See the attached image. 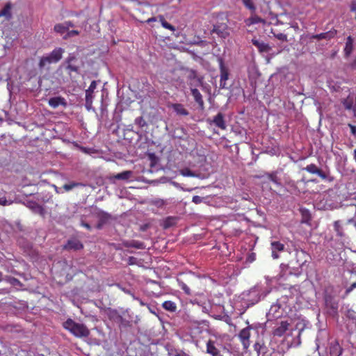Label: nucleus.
I'll return each instance as SVG.
<instances>
[{
  "mask_svg": "<svg viewBox=\"0 0 356 356\" xmlns=\"http://www.w3.org/2000/svg\"><path fill=\"white\" fill-rule=\"evenodd\" d=\"M343 353V348L339 345L337 341H332L330 343V356H340Z\"/></svg>",
  "mask_w": 356,
  "mask_h": 356,
  "instance_id": "nucleus-19",
  "label": "nucleus"
},
{
  "mask_svg": "<svg viewBox=\"0 0 356 356\" xmlns=\"http://www.w3.org/2000/svg\"><path fill=\"white\" fill-rule=\"evenodd\" d=\"M70 58H72V59L73 58V60L72 61V63H70V65H77L76 63H77L78 59L74 54H70L65 59H70Z\"/></svg>",
  "mask_w": 356,
  "mask_h": 356,
  "instance_id": "nucleus-52",
  "label": "nucleus"
},
{
  "mask_svg": "<svg viewBox=\"0 0 356 356\" xmlns=\"http://www.w3.org/2000/svg\"><path fill=\"white\" fill-rule=\"evenodd\" d=\"M64 52L62 48H56L49 54L41 57L38 63L40 70L44 69L47 65L58 63L61 58Z\"/></svg>",
  "mask_w": 356,
  "mask_h": 356,
  "instance_id": "nucleus-4",
  "label": "nucleus"
},
{
  "mask_svg": "<svg viewBox=\"0 0 356 356\" xmlns=\"http://www.w3.org/2000/svg\"><path fill=\"white\" fill-rule=\"evenodd\" d=\"M255 257H256V255H255V254H254V253H251V254L248 256V257L247 260H248L249 262H252L253 261H254V260H255Z\"/></svg>",
  "mask_w": 356,
  "mask_h": 356,
  "instance_id": "nucleus-57",
  "label": "nucleus"
},
{
  "mask_svg": "<svg viewBox=\"0 0 356 356\" xmlns=\"http://www.w3.org/2000/svg\"><path fill=\"white\" fill-rule=\"evenodd\" d=\"M188 79L190 80H195L197 83L195 84V86H202L203 84V76H198L196 70H190L188 75Z\"/></svg>",
  "mask_w": 356,
  "mask_h": 356,
  "instance_id": "nucleus-25",
  "label": "nucleus"
},
{
  "mask_svg": "<svg viewBox=\"0 0 356 356\" xmlns=\"http://www.w3.org/2000/svg\"><path fill=\"white\" fill-rule=\"evenodd\" d=\"M207 199V197H202L198 195H195L193 197L192 202L196 204H200L203 202H205V200Z\"/></svg>",
  "mask_w": 356,
  "mask_h": 356,
  "instance_id": "nucleus-46",
  "label": "nucleus"
},
{
  "mask_svg": "<svg viewBox=\"0 0 356 356\" xmlns=\"http://www.w3.org/2000/svg\"><path fill=\"white\" fill-rule=\"evenodd\" d=\"M163 307L169 312H175L177 309L176 304L172 301H165L163 303Z\"/></svg>",
  "mask_w": 356,
  "mask_h": 356,
  "instance_id": "nucleus-32",
  "label": "nucleus"
},
{
  "mask_svg": "<svg viewBox=\"0 0 356 356\" xmlns=\"http://www.w3.org/2000/svg\"><path fill=\"white\" fill-rule=\"evenodd\" d=\"M219 62V67L220 71V88H227L226 81L229 79V70L225 66L223 59L220 57L218 58Z\"/></svg>",
  "mask_w": 356,
  "mask_h": 356,
  "instance_id": "nucleus-8",
  "label": "nucleus"
},
{
  "mask_svg": "<svg viewBox=\"0 0 356 356\" xmlns=\"http://www.w3.org/2000/svg\"><path fill=\"white\" fill-rule=\"evenodd\" d=\"M170 108H172L173 111L179 115L186 116L189 115V112L184 108V106L181 104L175 103L171 104L169 106Z\"/></svg>",
  "mask_w": 356,
  "mask_h": 356,
  "instance_id": "nucleus-21",
  "label": "nucleus"
},
{
  "mask_svg": "<svg viewBox=\"0 0 356 356\" xmlns=\"http://www.w3.org/2000/svg\"><path fill=\"white\" fill-rule=\"evenodd\" d=\"M49 105L56 108L58 107L59 106H63V107H66L67 105V103L64 97H62L60 96L51 97L48 101Z\"/></svg>",
  "mask_w": 356,
  "mask_h": 356,
  "instance_id": "nucleus-17",
  "label": "nucleus"
},
{
  "mask_svg": "<svg viewBox=\"0 0 356 356\" xmlns=\"http://www.w3.org/2000/svg\"><path fill=\"white\" fill-rule=\"evenodd\" d=\"M289 323L286 321H282L280 323H277V327H275L273 330V334L275 337H282L286 332V331L289 329Z\"/></svg>",
  "mask_w": 356,
  "mask_h": 356,
  "instance_id": "nucleus-15",
  "label": "nucleus"
},
{
  "mask_svg": "<svg viewBox=\"0 0 356 356\" xmlns=\"http://www.w3.org/2000/svg\"><path fill=\"white\" fill-rule=\"evenodd\" d=\"M353 50V38L349 35L346 39L344 54L346 57H349Z\"/></svg>",
  "mask_w": 356,
  "mask_h": 356,
  "instance_id": "nucleus-27",
  "label": "nucleus"
},
{
  "mask_svg": "<svg viewBox=\"0 0 356 356\" xmlns=\"http://www.w3.org/2000/svg\"><path fill=\"white\" fill-rule=\"evenodd\" d=\"M134 176V172L131 170H125L120 173L115 175H110L107 176L106 179L112 184H117V181H128L131 179Z\"/></svg>",
  "mask_w": 356,
  "mask_h": 356,
  "instance_id": "nucleus-5",
  "label": "nucleus"
},
{
  "mask_svg": "<svg viewBox=\"0 0 356 356\" xmlns=\"http://www.w3.org/2000/svg\"><path fill=\"white\" fill-rule=\"evenodd\" d=\"M345 315L348 319L356 321V313L353 309H348Z\"/></svg>",
  "mask_w": 356,
  "mask_h": 356,
  "instance_id": "nucleus-45",
  "label": "nucleus"
},
{
  "mask_svg": "<svg viewBox=\"0 0 356 356\" xmlns=\"http://www.w3.org/2000/svg\"><path fill=\"white\" fill-rule=\"evenodd\" d=\"M211 32L217 34L222 39H225L229 35V26L225 23H216L213 26Z\"/></svg>",
  "mask_w": 356,
  "mask_h": 356,
  "instance_id": "nucleus-6",
  "label": "nucleus"
},
{
  "mask_svg": "<svg viewBox=\"0 0 356 356\" xmlns=\"http://www.w3.org/2000/svg\"><path fill=\"white\" fill-rule=\"evenodd\" d=\"M314 174L318 175L323 179H327L328 178L327 174L326 172H325L324 171H323L319 168H318V169L316 170V172Z\"/></svg>",
  "mask_w": 356,
  "mask_h": 356,
  "instance_id": "nucleus-47",
  "label": "nucleus"
},
{
  "mask_svg": "<svg viewBox=\"0 0 356 356\" xmlns=\"http://www.w3.org/2000/svg\"><path fill=\"white\" fill-rule=\"evenodd\" d=\"M353 104V100L352 99H349L348 98L344 99L342 101L343 106L347 110H350L352 108Z\"/></svg>",
  "mask_w": 356,
  "mask_h": 356,
  "instance_id": "nucleus-43",
  "label": "nucleus"
},
{
  "mask_svg": "<svg viewBox=\"0 0 356 356\" xmlns=\"http://www.w3.org/2000/svg\"><path fill=\"white\" fill-rule=\"evenodd\" d=\"M161 24L162 26L165 29H170L171 31L175 30V28L172 25L169 24L167 21H165L163 18H161Z\"/></svg>",
  "mask_w": 356,
  "mask_h": 356,
  "instance_id": "nucleus-49",
  "label": "nucleus"
},
{
  "mask_svg": "<svg viewBox=\"0 0 356 356\" xmlns=\"http://www.w3.org/2000/svg\"><path fill=\"white\" fill-rule=\"evenodd\" d=\"M63 326L74 336L79 338L88 337L90 333L89 329L84 324L76 323L72 318H68L63 322Z\"/></svg>",
  "mask_w": 356,
  "mask_h": 356,
  "instance_id": "nucleus-2",
  "label": "nucleus"
},
{
  "mask_svg": "<svg viewBox=\"0 0 356 356\" xmlns=\"http://www.w3.org/2000/svg\"><path fill=\"white\" fill-rule=\"evenodd\" d=\"M252 43L254 45L261 53H268L271 50V47L266 43L259 41L256 38L252 40Z\"/></svg>",
  "mask_w": 356,
  "mask_h": 356,
  "instance_id": "nucleus-20",
  "label": "nucleus"
},
{
  "mask_svg": "<svg viewBox=\"0 0 356 356\" xmlns=\"http://www.w3.org/2000/svg\"><path fill=\"white\" fill-rule=\"evenodd\" d=\"M191 94L194 97L195 101L198 104L200 107L203 109L204 108V101L202 99V96L200 94V91L197 88H191Z\"/></svg>",
  "mask_w": 356,
  "mask_h": 356,
  "instance_id": "nucleus-26",
  "label": "nucleus"
},
{
  "mask_svg": "<svg viewBox=\"0 0 356 356\" xmlns=\"http://www.w3.org/2000/svg\"><path fill=\"white\" fill-rule=\"evenodd\" d=\"M266 176L267 178L270 180L271 181L274 182L278 186L281 185V183L280 181V179L277 176V172H268L266 173Z\"/></svg>",
  "mask_w": 356,
  "mask_h": 356,
  "instance_id": "nucleus-34",
  "label": "nucleus"
},
{
  "mask_svg": "<svg viewBox=\"0 0 356 356\" xmlns=\"http://www.w3.org/2000/svg\"><path fill=\"white\" fill-rule=\"evenodd\" d=\"M249 20L250 21V24H258V23H262V24H266V20L255 15V16H252L251 17Z\"/></svg>",
  "mask_w": 356,
  "mask_h": 356,
  "instance_id": "nucleus-42",
  "label": "nucleus"
},
{
  "mask_svg": "<svg viewBox=\"0 0 356 356\" xmlns=\"http://www.w3.org/2000/svg\"><path fill=\"white\" fill-rule=\"evenodd\" d=\"M350 11L351 12H355L356 11V1H353L351 2V4H350Z\"/></svg>",
  "mask_w": 356,
  "mask_h": 356,
  "instance_id": "nucleus-58",
  "label": "nucleus"
},
{
  "mask_svg": "<svg viewBox=\"0 0 356 356\" xmlns=\"http://www.w3.org/2000/svg\"><path fill=\"white\" fill-rule=\"evenodd\" d=\"M79 34V32L76 30L67 31L66 35L63 37V39H67L69 38L74 37Z\"/></svg>",
  "mask_w": 356,
  "mask_h": 356,
  "instance_id": "nucleus-48",
  "label": "nucleus"
},
{
  "mask_svg": "<svg viewBox=\"0 0 356 356\" xmlns=\"http://www.w3.org/2000/svg\"><path fill=\"white\" fill-rule=\"evenodd\" d=\"M286 185L289 188V191H290L291 193L299 192V190L298 189V187L293 181H288Z\"/></svg>",
  "mask_w": 356,
  "mask_h": 356,
  "instance_id": "nucleus-41",
  "label": "nucleus"
},
{
  "mask_svg": "<svg viewBox=\"0 0 356 356\" xmlns=\"http://www.w3.org/2000/svg\"><path fill=\"white\" fill-rule=\"evenodd\" d=\"M250 327H245L238 334V337L245 350H247L250 346Z\"/></svg>",
  "mask_w": 356,
  "mask_h": 356,
  "instance_id": "nucleus-13",
  "label": "nucleus"
},
{
  "mask_svg": "<svg viewBox=\"0 0 356 356\" xmlns=\"http://www.w3.org/2000/svg\"><path fill=\"white\" fill-rule=\"evenodd\" d=\"M123 246L126 248H134L137 249L143 250L145 248V245L144 243L138 241L131 240V241H124L122 242Z\"/></svg>",
  "mask_w": 356,
  "mask_h": 356,
  "instance_id": "nucleus-23",
  "label": "nucleus"
},
{
  "mask_svg": "<svg viewBox=\"0 0 356 356\" xmlns=\"http://www.w3.org/2000/svg\"><path fill=\"white\" fill-rule=\"evenodd\" d=\"M356 288V282H354L353 284H351V286L348 288L346 291V293H350L351 291L353 290V289Z\"/></svg>",
  "mask_w": 356,
  "mask_h": 356,
  "instance_id": "nucleus-61",
  "label": "nucleus"
},
{
  "mask_svg": "<svg viewBox=\"0 0 356 356\" xmlns=\"http://www.w3.org/2000/svg\"><path fill=\"white\" fill-rule=\"evenodd\" d=\"M54 30L55 32L63 34L65 33H67V26L63 24H56L54 26Z\"/></svg>",
  "mask_w": 356,
  "mask_h": 356,
  "instance_id": "nucleus-36",
  "label": "nucleus"
},
{
  "mask_svg": "<svg viewBox=\"0 0 356 356\" xmlns=\"http://www.w3.org/2000/svg\"><path fill=\"white\" fill-rule=\"evenodd\" d=\"M172 184L173 186H176L177 188H180L182 190H184V188L181 187L179 184L177 183L175 181H172Z\"/></svg>",
  "mask_w": 356,
  "mask_h": 356,
  "instance_id": "nucleus-64",
  "label": "nucleus"
},
{
  "mask_svg": "<svg viewBox=\"0 0 356 356\" xmlns=\"http://www.w3.org/2000/svg\"><path fill=\"white\" fill-rule=\"evenodd\" d=\"M84 186H85V184H82L81 182L72 181V182H70L69 184H64L63 188H64L65 191H71V190H72L73 188H74L76 187Z\"/></svg>",
  "mask_w": 356,
  "mask_h": 356,
  "instance_id": "nucleus-33",
  "label": "nucleus"
},
{
  "mask_svg": "<svg viewBox=\"0 0 356 356\" xmlns=\"http://www.w3.org/2000/svg\"><path fill=\"white\" fill-rule=\"evenodd\" d=\"M3 280L6 281L8 283L15 287L23 286V284L19 280L9 275H6Z\"/></svg>",
  "mask_w": 356,
  "mask_h": 356,
  "instance_id": "nucleus-31",
  "label": "nucleus"
},
{
  "mask_svg": "<svg viewBox=\"0 0 356 356\" xmlns=\"http://www.w3.org/2000/svg\"><path fill=\"white\" fill-rule=\"evenodd\" d=\"M97 87L96 81H92L88 90H86V103L85 106L88 111L92 108L93 92Z\"/></svg>",
  "mask_w": 356,
  "mask_h": 356,
  "instance_id": "nucleus-10",
  "label": "nucleus"
},
{
  "mask_svg": "<svg viewBox=\"0 0 356 356\" xmlns=\"http://www.w3.org/2000/svg\"><path fill=\"white\" fill-rule=\"evenodd\" d=\"M10 272L13 273L14 275H19V276H23L24 275V273H20L17 272L15 270H10Z\"/></svg>",
  "mask_w": 356,
  "mask_h": 356,
  "instance_id": "nucleus-63",
  "label": "nucleus"
},
{
  "mask_svg": "<svg viewBox=\"0 0 356 356\" xmlns=\"http://www.w3.org/2000/svg\"><path fill=\"white\" fill-rule=\"evenodd\" d=\"M274 36L282 41H287V35L284 33H278V34H274Z\"/></svg>",
  "mask_w": 356,
  "mask_h": 356,
  "instance_id": "nucleus-51",
  "label": "nucleus"
},
{
  "mask_svg": "<svg viewBox=\"0 0 356 356\" xmlns=\"http://www.w3.org/2000/svg\"><path fill=\"white\" fill-rule=\"evenodd\" d=\"M63 24L67 26V31H69V28L70 27H74V24L72 22H70V21L69 22H65Z\"/></svg>",
  "mask_w": 356,
  "mask_h": 356,
  "instance_id": "nucleus-62",
  "label": "nucleus"
},
{
  "mask_svg": "<svg viewBox=\"0 0 356 356\" xmlns=\"http://www.w3.org/2000/svg\"><path fill=\"white\" fill-rule=\"evenodd\" d=\"M135 124L139 127H144L147 126V123L143 116L138 117L135 119Z\"/></svg>",
  "mask_w": 356,
  "mask_h": 356,
  "instance_id": "nucleus-40",
  "label": "nucleus"
},
{
  "mask_svg": "<svg viewBox=\"0 0 356 356\" xmlns=\"http://www.w3.org/2000/svg\"><path fill=\"white\" fill-rule=\"evenodd\" d=\"M72 60L73 58L65 59L62 65L70 76L72 75V72H75L76 74L80 73V67L78 65H70V63H72Z\"/></svg>",
  "mask_w": 356,
  "mask_h": 356,
  "instance_id": "nucleus-16",
  "label": "nucleus"
},
{
  "mask_svg": "<svg viewBox=\"0 0 356 356\" xmlns=\"http://www.w3.org/2000/svg\"><path fill=\"white\" fill-rule=\"evenodd\" d=\"M150 203L152 205L156 206V207L159 208L162 207L165 204V200L159 198H156L151 200Z\"/></svg>",
  "mask_w": 356,
  "mask_h": 356,
  "instance_id": "nucleus-38",
  "label": "nucleus"
},
{
  "mask_svg": "<svg viewBox=\"0 0 356 356\" xmlns=\"http://www.w3.org/2000/svg\"><path fill=\"white\" fill-rule=\"evenodd\" d=\"M207 352L212 356H222L220 351L215 347L213 342L209 340L207 344Z\"/></svg>",
  "mask_w": 356,
  "mask_h": 356,
  "instance_id": "nucleus-28",
  "label": "nucleus"
},
{
  "mask_svg": "<svg viewBox=\"0 0 356 356\" xmlns=\"http://www.w3.org/2000/svg\"><path fill=\"white\" fill-rule=\"evenodd\" d=\"M96 216L99 219L98 222L96 225V228L101 229L104 225L111 218V216L108 213L105 212L99 209L96 208Z\"/></svg>",
  "mask_w": 356,
  "mask_h": 356,
  "instance_id": "nucleus-12",
  "label": "nucleus"
},
{
  "mask_svg": "<svg viewBox=\"0 0 356 356\" xmlns=\"http://www.w3.org/2000/svg\"><path fill=\"white\" fill-rule=\"evenodd\" d=\"M136 261H137V259L136 257H129L128 258V264L129 265L136 264Z\"/></svg>",
  "mask_w": 356,
  "mask_h": 356,
  "instance_id": "nucleus-55",
  "label": "nucleus"
},
{
  "mask_svg": "<svg viewBox=\"0 0 356 356\" xmlns=\"http://www.w3.org/2000/svg\"><path fill=\"white\" fill-rule=\"evenodd\" d=\"M81 225L86 228L88 231L92 230V227L90 226V225L86 222L85 220H83V218L81 219Z\"/></svg>",
  "mask_w": 356,
  "mask_h": 356,
  "instance_id": "nucleus-53",
  "label": "nucleus"
},
{
  "mask_svg": "<svg viewBox=\"0 0 356 356\" xmlns=\"http://www.w3.org/2000/svg\"><path fill=\"white\" fill-rule=\"evenodd\" d=\"M318 167L315 164H309L303 168L304 170L307 171L309 173L314 174L316 172Z\"/></svg>",
  "mask_w": 356,
  "mask_h": 356,
  "instance_id": "nucleus-44",
  "label": "nucleus"
},
{
  "mask_svg": "<svg viewBox=\"0 0 356 356\" xmlns=\"http://www.w3.org/2000/svg\"><path fill=\"white\" fill-rule=\"evenodd\" d=\"M349 127L350 128V131L353 135L356 136V127L354 125H352L350 124H348Z\"/></svg>",
  "mask_w": 356,
  "mask_h": 356,
  "instance_id": "nucleus-60",
  "label": "nucleus"
},
{
  "mask_svg": "<svg viewBox=\"0 0 356 356\" xmlns=\"http://www.w3.org/2000/svg\"><path fill=\"white\" fill-rule=\"evenodd\" d=\"M24 205L31 209L34 213L38 214L42 217H44L46 215V211L44 208L38 204L36 202L33 200H27L24 203Z\"/></svg>",
  "mask_w": 356,
  "mask_h": 356,
  "instance_id": "nucleus-11",
  "label": "nucleus"
},
{
  "mask_svg": "<svg viewBox=\"0 0 356 356\" xmlns=\"http://www.w3.org/2000/svg\"><path fill=\"white\" fill-rule=\"evenodd\" d=\"M181 289L184 291V292L189 295L191 294V290L189 289V287L184 283H182L181 284Z\"/></svg>",
  "mask_w": 356,
  "mask_h": 356,
  "instance_id": "nucleus-54",
  "label": "nucleus"
},
{
  "mask_svg": "<svg viewBox=\"0 0 356 356\" xmlns=\"http://www.w3.org/2000/svg\"><path fill=\"white\" fill-rule=\"evenodd\" d=\"M13 203L12 200H7L6 197H0V205L6 206L10 205Z\"/></svg>",
  "mask_w": 356,
  "mask_h": 356,
  "instance_id": "nucleus-50",
  "label": "nucleus"
},
{
  "mask_svg": "<svg viewBox=\"0 0 356 356\" xmlns=\"http://www.w3.org/2000/svg\"><path fill=\"white\" fill-rule=\"evenodd\" d=\"M207 122L210 125L214 124L216 127L222 130H225L227 128V124L225 120V114L221 112H218L213 119L207 118Z\"/></svg>",
  "mask_w": 356,
  "mask_h": 356,
  "instance_id": "nucleus-7",
  "label": "nucleus"
},
{
  "mask_svg": "<svg viewBox=\"0 0 356 356\" xmlns=\"http://www.w3.org/2000/svg\"><path fill=\"white\" fill-rule=\"evenodd\" d=\"M337 30L332 29L327 32L321 33L320 34L312 35L310 37V38L311 39H316V40H323V39L330 40L335 37V35H337Z\"/></svg>",
  "mask_w": 356,
  "mask_h": 356,
  "instance_id": "nucleus-18",
  "label": "nucleus"
},
{
  "mask_svg": "<svg viewBox=\"0 0 356 356\" xmlns=\"http://www.w3.org/2000/svg\"><path fill=\"white\" fill-rule=\"evenodd\" d=\"M242 1L245 8L249 9L252 13L255 12L256 6H254L252 0H242Z\"/></svg>",
  "mask_w": 356,
  "mask_h": 356,
  "instance_id": "nucleus-37",
  "label": "nucleus"
},
{
  "mask_svg": "<svg viewBox=\"0 0 356 356\" xmlns=\"http://www.w3.org/2000/svg\"><path fill=\"white\" fill-rule=\"evenodd\" d=\"M309 256L303 250L297 251L295 254V258L292 259L286 267L289 269V273L299 276L302 274L303 267L307 262Z\"/></svg>",
  "mask_w": 356,
  "mask_h": 356,
  "instance_id": "nucleus-1",
  "label": "nucleus"
},
{
  "mask_svg": "<svg viewBox=\"0 0 356 356\" xmlns=\"http://www.w3.org/2000/svg\"><path fill=\"white\" fill-rule=\"evenodd\" d=\"M177 222V218L173 216H168L165 220H163L161 226L164 229H167L172 226H174Z\"/></svg>",
  "mask_w": 356,
  "mask_h": 356,
  "instance_id": "nucleus-29",
  "label": "nucleus"
},
{
  "mask_svg": "<svg viewBox=\"0 0 356 356\" xmlns=\"http://www.w3.org/2000/svg\"><path fill=\"white\" fill-rule=\"evenodd\" d=\"M83 248L82 242L76 238H72L67 241L63 246V249L67 251H78Z\"/></svg>",
  "mask_w": 356,
  "mask_h": 356,
  "instance_id": "nucleus-9",
  "label": "nucleus"
},
{
  "mask_svg": "<svg viewBox=\"0 0 356 356\" xmlns=\"http://www.w3.org/2000/svg\"><path fill=\"white\" fill-rule=\"evenodd\" d=\"M323 299L326 313L333 318L337 317L339 301L337 298L331 293L325 291Z\"/></svg>",
  "mask_w": 356,
  "mask_h": 356,
  "instance_id": "nucleus-3",
  "label": "nucleus"
},
{
  "mask_svg": "<svg viewBox=\"0 0 356 356\" xmlns=\"http://www.w3.org/2000/svg\"><path fill=\"white\" fill-rule=\"evenodd\" d=\"M8 346L3 341L0 340V356H4L7 354Z\"/></svg>",
  "mask_w": 356,
  "mask_h": 356,
  "instance_id": "nucleus-39",
  "label": "nucleus"
},
{
  "mask_svg": "<svg viewBox=\"0 0 356 356\" xmlns=\"http://www.w3.org/2000/svg\"><path fill=\"white\" fill-rule=\"evenodd\" d=\"M179 172L181 175L184 177H197L201 179H203L205 178V176L201 173H197L195 172L192 171L188 168H184L179 170Z\"/></svg>",
  "mask_w": 356,
  "mask_h": 356,
  "instance_id": "nucleus-24",
  "label": "nucleus"
},
{
  "mask_svg": "<svg viewBox=\"0 0 356 356\" xmlns=\"http://www.w3.org/2000/svg\"><path fill=\"white\" fill-rule=\"evenodd\" d=\"M10 4H7L3 10L0 11V16H5L7 19H9L11 18L12 15L10 13Z\"/></svg>",
  "mask_w": 356,
  "mask_h": 356,
  "instance_id": "nucleus-35",
  "label": "nucleus"
},
{
  "mask_svg": "<svg viewBox=\"0 0 356 356\" xmlns=\"http://www.w3.org/2000/svg\"><path fill=\"white\" fill-rule=\"evenodd\" d=\"M271 249L272 257L273 259H277L279 257L277 252H282L284 249V245L279 241H273L271 243Z\"/></svg>",
  "mask_w": 356,
  "mask_h": 356,
  "instance_id": "nucleus-22",
  "label": "nucleus"
},
{
  "mask_svg": "<svg viewBox=\"0 0 356 356\" xmlns=\"http://www.w3.org/2000/svg\"><path fill=\"white\" fill-rule=\"evenodd\" d=\"M280 307L277 305H273L270 309V313H273L275 314V312H277V309H279Z\"/></svg>",
  "mask_w": 356,
  "mask_h": 356,
  "instance_id": "nucleus-59",
  "label": "nucleus"
},
{
  "mask_svg": "<svg viewBox=\"0 0 356 356\" xmlns=\"http://www.w3.org/2000/svg\"><path fill=\"white\" fill-rule=\"evenodd\" d=\"M254 349L257 352V356H272L273 352L267 347L264 343L256 342L254 345Z\"/></svg>",
  "mask_w": 356,
  "mask_h": 356,
  "instance_id": "nucleus-14",
  "label": "nucleus"
},
{
  "mask_svg": "<svg viewBox=\"0 0 356 356\" xmlns=\"http://www.w3.org/2000/svg\"><path fill=\"white\" fill-rule=\"evenodd\" d=\"M300 212L302 216V220L301 222L302 223H307L308 224L309 221L311 220L312 216L309 211L305 208H300Z\"/></svg>",
  "mask_w": 356,
  "mask_h": 356,
  "instance_id": "nucleus-30",
  "label": "nucleus"
},
{
  "mask_svg": "<svg viewBox=\"0 0 356 356\" xmlns=\"http://www.w3.org/2000/svg\"><path fill=\"white\" fill-rule=\"evenodd\" d=\"M149 227L150 225L149 223H145L140 226V230L142 232H145Z\"/></svg>",
  "mask_w": 356,
  "mask_h": 356,
  "instance_id": "nucleus-56",
  "label": "nucleus"
}]
</instances>
